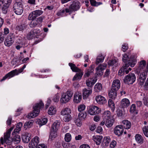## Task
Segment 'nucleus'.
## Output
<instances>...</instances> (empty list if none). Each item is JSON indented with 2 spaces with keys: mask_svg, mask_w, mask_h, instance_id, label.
Returning <instances> with one entry per match:
<instances>
[{
  "mask_svg": "<svg viewBox=\"0 0 148 148\" xmlns=\"http://www.w3.org/2000/svg\"><path fill=\"white\" fill-rule=\"evenodd\" d=\"M93 70L92 69L91 70H88L87 72L85 73L84 77H88L89 76L90 74L92 73Z\"/></svg>",
  "mask_w": 148,
  "mask_h": 148,
  "instance_id": "nucleus-59",
  "label": "nucleus"
},
{
  "mask_svg": "<svg viewBox=\"0 0 148 148\" xmlns=\"http://www.w3.org/2000/svg\"><path fill=\"white\" fill-rule=\"evenodd\" d=\"M71 110L69 108H66L61 111V114L63 115H66L70 114Z\"/></svg>",
  "mask_w": 148,
  "mask_h": 148,
  "instance_id": "nucleus-38",
  "label": "nucleus"
},
{
  "mask_svg": "<svg viewBox=\"0 0 148 148\" xmlns=\"http://www.w3.org/2000/svg\"><path fill=\"white\" fill-rule=\"evenodd\" d=\"M86 116V113L85 112H79L78 117L81 120L84 119Z\"/></svg>",
  "mask_w": 148,
  "mask_h": 148,
  "instance_id": "nucleus-42",
  "label": "nucleus"
},
{
  "mask_svg": "<svg viewBox=\"0 0 148 148\" xmlns=\"http://www.w3.org/2000/svg\"><path fill=\"white\" fill-rule=\"evenodd\" d=\"M101 109L95 105L89 106L88 108V112L91 115L99 114L101 112Z\"/></svg>",
  "mask_w": 148,
  "mask_h": 148,
  "instance_id": "nucleus-7",
  "label": "nucleus"
},
{
  "mask_svg": "<svg viewBox=\"0 0 148 148\" xmlns=\"http://www.w3.org/2000/svg\"><path fill=\"white\" fill-rule=\"evenodd\" d=\"M117 91L116 90H113L111 88L109 92V95L110 97L112 99H115L117 95Z\"/></svg>",
  "mask_w": 148,
  "mask_h": 148,
  "instance_id": "nucleus-26",
  "label": "nucleus"
},
{
  "mask_svg": "<svg viewBox=\"0 0 148 148\" xmlns=\"http://www.w3.org/2000/svg\"><path fill=\"white\" fill-rule=\"evenodd\" d=\"M60 122L57 121H56L52 125L51 130H52L57 131L60 127Z\"/></svg>",
  "mask_w": 148,
  "mask_h": 148,
  "instance_id": "nucleus-29",
  "label": "nucleus"
},
{
  "mask_svg": "<svg viewBox=\"0 0 148 148\" xmlns=\"http://www.w3.org/2000/svg\"><path fill=\"white\" fill-rule=\"evenodd\" d=\"M136 61L135 59V57L134 56H131L125 64L122 67L119 71L118 74L120 76H121L122 74L125 71V69L126 68L127 66L129 67V66L132 67L134 66L136 64Z\"/></svg>",
  "mask_w": 148,
  "mask_h": 148,
  "instance_id": "nucleus-1",
  "label": "nucleus"
},
{
  "mask_svg": "<svg viewBox=\"0 0 148 148\" xmlns=\"http://www.w3.org/2000/svg\"><path fill=\"white\" fill-rule=\"evenodd\" d=\"M44 106V105L42 101H40L39 103H36L33 106V112L28 114L27 118L29 119H31L37 116L40 112V109L42 108Z\"/></svg>",
  "mask_w": 148,
  "mask_h": 148,
  "instance_id": "nucleus-2",
  "label": "nucleus"
},
{
  "mask_svg": "<svg viewBox=\"0 0 148 148\" xmlns=\"http://www.w3.org/2000/svg\"><path fill=\"white\" fill-rule=\"evenodd\" d=\"M32 21L29 24L30 27H38L40 25L38 21L35 19H32Z\"/></svg>",
  "mask_w": 148,
  "mask_h": 148,
  "instance_id": "nucleus-28",
  "label": "nucleus"
},
{
  "mask_svg": "<svg viewBox=\"0 0 148 148\" xmlns=\"http://www.w3.org/2000/svg\"><path fill=\"white\" fill-rule=\"evenodd\" d=\"M114 121L111 118L106 119V125L108 127H111L113 124Z\"/></svg>",
  "mask_w": 148,
  "mask_h": 148,
  "instance_id": "nucleus-36",
  "label": "nucleus"
},
{
  "mask_svg": "<svg viewBox=\"0 0 148 148\" xmlns=\"http://www.w3.org/2000/svg\"><path fill=\"white\" fill-rule=\"evenodd\" d=\"M80 119H77L75 121V123L77 126L80 127L82 125V122L80 121Z\"/></svg>",
  "mask_w": 148,
  "mask_h": 148,
  "instance_id": "nucleus-55",
  "label": "nucleus"
},
{
  "mask_svg": "<svg viewBox=\"0 0 148 148\" xmlns=\"http://www.w3.org/2000/svg\"><path fill=\"white\" fill-rule=\"evenodd\" d=\"M45 18V17L44 16H42L38 18H37V19H36L38 22L40 23H41L42 21Z\"/></svg>",
  "mask_w": 148,
  "mask_h": 148,
  "instance_id": "nucleus-61",
  "label": "nucleus"
},
{
  "mask_svg": "<svg viewBox=\"0 0 148 148\" xmlns=\"http://www.w3.org/2000/svg\"><path fill=\"white\" fill-rule=\"evenodd\" d=\"M79 148H90L89 145L87 144H84L81 145Z\"/></svg>",
  "mask_w": 148,
  "mask_h": 148,
  "instance_id": "nucleus-64",
  "label": "nucleus"
},
{
  "mask_svg": "<svg viewBox=\"0 0 148 148\" xmlns=\"http://www.w3.org/2000/svg\"><path fill=\"white\" fill-rule=\"evenodd\" d=\"M108 106L112 108V109L114 110L115 108L114 104L111 99H109L108 101Z\"/></svg>",
  "mask_w": 148,
  "mask_h": 148,
  "instance_id": "nucleus-50",
  "label": "nucleus"
},
{
  "mask_svg": "<svg viewBox=\"0 0 148 148\" xmlns=\"http://www.w3.org/2000/svg\"><path fill=\"white\" fill-rule=\"evenodd\" d=\"M16 72V69L8 73L5 76L3 77V78L1 79L0 81L1 82H2L5 80L7 78H10V77H13L15 75Z\"/></svg>",
  "mask_w": 148,
  "mask_h": 148,
  "instance_id": "nucleus-19",
  "label": "nucleus"
},
{
  "mask_svg": "<svg viewBox=\"0 0 148 148\" xmlns=\"http://www.w3.org/2000/svg\"><path fill=\"white\" fill-rule=\"evenodd\" d=\"M52 130H50V135L49 138V140H51L54 139L57 136V131Z\"/></svg>",
  "mask_w": 148,
  "mask_h": 148,
  "instance_id": "nucleus-31",
  "label": "nucleus"
},
{
  "mask_svg": "<svg viewBox=\"0 0 148 148\" xmlns=\"http://www.w3.org/2000/svg\"><path fill=\"white\" fill-rule=\"evenodd\" d=\"M143 130L145 135L148 137V126H144L143 128Z\"/></svg>",
  "mask_w": 148,
  "mask_h": 148,
  "instance_id": "nucleus-51",
  "label": "nucleus"
},
{
  "mask_svg": "<svg viewBox=\"0 0 148 148\" xmlns=\"http://www.w3.org/2000/svg\"><path fill=\"white\" fill-rule=\"evenodd\" d=\"M20 136L18 135H16L13 138V141L16 142L17 143H18L21 140Z\"/></svg>",
  "mask_w": 148,
  "mask_h": 148,
  "instance_id": "nucleus-49",
  "label": "nucleus"
},
{
  "mask_svg": "<svg viewBox=\"0 0 148 148\" xmlns=\"http://www.w3.org/2000/svg\"><path fill=\"white\" fill-rule=\"evenodd\" d=\"M80 7V3L79 1H74L72 3L69 7V8L65 9L66 12V13L73 11H77L78 10Z\"/></svg>",
  "mask_w": 148,
  "mask_h": 148,
  "instance_id": "nucleus-5",
  "label": "nucleus"
},
{
  "mask_svg": "<svg viewBox=\"0 0 148 148\" xmlns=\"http://www.w3.org/2000/svg\"><path fill=\"white\" fill-rule=\"evenodd\" d=\"M85 108V106L84 105L81 104L78 106V109L80 112H83Z\"/></svg>",
  "mask_w": 148,
  "mask_h": 148,
  "instance_id": "nucleus-53",
  "label": "nucleus"
},
{
  "mask_svg": "<svg viewBox=\"0 0 148 148\" xmlns=\"http://www.w3.org/2000/svg\"><path fill=\"white\" fill-rule=\"evenodd\" d=\"M144 87L145 90H148V78L147 79L145 85L144 86Z\"/></svg>",
  "mask_w": 148,
  "mask_h": 148,
  "instance_id": "nucleus-63",
  "label": "nucleus"
},
{
  "mask_svg": "<svg viewBox=\"0 0 148 148\" xmlns=\"http://www.w3.org/2000/svg\"><path fill=\"white\" fill-rule=\"evenodd\" d=\"M43 12L41 10H36L31 12L29 15L28 19L29 20L35 19L36 17L41 15Z\"/></svg>",
  "mask_w": 148,
  "mask_h": 148,
  "instance_id": "nucleus-9",
  "label": "nucleus"
},
{
  "mask_svg": "<svg viewBox=\"0 0 148 148\" xmlns=\"http://www.w3.org/2000/svg\"><path fill=\"white\" fill-rule=\"evenodd\" d=\"M27 27V25L25 23L16 26V28L17 30L20 31H23Z\"/></svg>",
  "mask_w": 148,
  "mask_h": 148,
  "instance_id": "nucleus-32",
  "label": "nucleus"
},
{
  "mask_svg": "<svg viewBox=\"0 0 148 148\" xmlns=\"http://www.w3.org/2000/svg\"><path fill=\"white\" fill-rule=\"evenodd\" d=\"M136 110V106L135 104H132L130 107V111L131 113H133Z\"/></svg>",
  "mask_w": 148,
  "mask_h": 148,
  "instance_id": "nucleus-56",
  "label": "nucleus"
},
{
  "mask_svg": "<svg viewBox=\"0 0 148 148\" xmlns=\"http://www.w3.org/2000/svg\"><path fill=\"white\" fill-rule=\"evenodd\" d=\"M36 35L33 30H31L27 35V38L29 39L33 38Z\"/></svg>",
  "mask_w": 148,
  "mask_h": 148,
  "instance_id": "nucleus-48",
  "label": "nucleus"
},
{
  "mask_svg": "<svg viewBox=\"0 0 148 148\" xmlns=\"http://www.w3.org/2000/svg\"><path fill=\"white\" fill-rule=\"evenodd\" d=\"M136 77L133 73H130L125 76L123 79L124 83L127 84H132L135 81Z\"/></svg>",
  "mask_w": 148,
  "mask_h": 148,
  "instance_id": "nucleus-6",
  "label": "nucleus"
},
{
  "mask_svg": "<svg viewBox=\"0 0 148 148\" xmlns=\"http://www.w3.org/2000/svg\"><path fill=\"white\" fill-rule=\"evenodd\" d=\"M64 139L66 142H69L71 139V134L69 133H67L65 134Z\"/></svg>",
  "mask_w": 148,
  "mask_h": 148,
  "instance_id": "nucleus-46",
  "label": "nucleus"
},
{
  "mask_svg": "<svg viewBox=\"0 0 148 148\" xmlns=\"http://www.w3.org/2000/svg\"><path fill=\"white\" fill-rule=\"evenodd\" d=\"M124 132V129L122 125H118L116 126L114 129V133L118 136H120Z\"/></svg>",
  "mask_w": 148,
  "mask_h": 148,
  "instance_id": "nucleus-16",
  "label": "nucleus"
},
{
  "mask_svg": "<svg viewBox=\"0 0 148 148\" xmlns=\"http://www.w3.org/2000/svg\"><path fill=\"white\" fill-rule=\"evenodd\" d=\"M102 89V85L100 83H97L95 86L94 90L96 92H99Z\"/></svg>",
  "mask_w": 148,
  "mask_h": 148,
  "instance_id": "nucleus-34",
  "label": "nucleus"
},
{
  "mask_svg": "<svg viewBox=\"0 0 148 148\" xmlns=\"http://www.w3.org/2000/svg\"><path fill=\"white\" fill-rule=\"evenodd\" d=\"M147 73L145 72L140 73L139 78L138 80V84L140 86L143 85L147 77Z\"/></svg>",
  "mask_w": 148,
  "mask_h": 148,
  "instance_id": "nucleus-13",
  "label": "nucleus"
},
{
  "mask_svg": "<svg viewBox=\"0 0 148 148\" xmlns=\"http://www.w3.org/2000/svg\"><path fill=\"white\" fill-rule=\"evenodd\" d=\"M22 0H16L13 6V10L17 15H20L23 11Z\"/></svg>",
  "mask_w": 148,
  "mask_h": 148,
  "instance_id": "nucleus-3",
  "label": "nucleus"
},
{
  "mask_svg": "<svg viewBox=\"0 0 148 148\" xmlns=\"http://www.w3.org/2000/svg\"><path fill=\"white\" fill-rule=\"evenodd\" d=\"M95 99L97 103L100 104H105L107 101L103 97L100 95L96 96Z\"/></svg>",
  "mask_w": 148,
  "mask_h": 148,
  "instance_id": "nucleus-20",
  "label": "nucleus"
},
{
  "mask_svg": "<svg viewBox=\"0 0 148 148\" xmlns=\"http://www.w3.org/2000/svg\"><path fill=\"white\" fill-rule=\"evenodd\" d=\"M143 103L145 105L148 106V98L144 97L143 99Z\"/></svg>",
  "mask_w": 148,
  "mask_h": 148,
  "instance_id": "nucleus-62",
  "label": "nucleus"
},
{
  "mask_svg": "<svg viewBox=\"0 0 148 148\" xmlns=\"http://www.w3.org/2000/svg\"><path fill=\"white\" fill-rule=\"evenodd\" d=\"M102 138V136H93L92 139L96 143L97 145H98L101 143Z\"/></svg>",
  "mask_w": 148,
  "mask_h": 148,
  "instance_id": "nucleus-23",
  "label": "nucleus"
},
{
  "mask_svg": "<svg viewBox=\"0 0 148 148\" xmlns=\"http://www.w3.org/2000/svg\"><path fill=\"white\" fill-rule=\"evenodd\" d=\"M120 80L118 79H116L114 80L112 82L111 88L113 90L118 91L120 87Z\"/></svg>",
  "mask_w": 148,
  "mask_h": 148,
  "instance_id": "nucleus-17",
  "label": "nucleus"
},
{
  "mask_svg": "<svg viewBox=\"0 0 148 148\" xmlns=\"http://www.w3.org/2000/svg\"><path fill=\"white\" fill-rule=\"evenodd\" d=\"M12 0H0V3L2 5V12L5 14L7 12L8 8Z\"/></svg>",
  "mask_w": 148,
  "mask_h": 148,
  "instance_id": "nucleus-8",
  "label": "nucleus"
},
{
  "mask_svg": "<svg viewBox=\"0 0 148 148\" xmlns=\"http://www.w3.org/2000/svg\"><path fill=\"white\" fill-rule=\"evenodd\" d=\"M69 64L73 71L77 72H79L81 70L77 67L74 64L71 63H69Z\"/></svg>",
  "mask_w": 148,
  "mask_h": 148,
  "instance_id": "nucleus-33",
  "label": "nucleus"
},
{
  "mask_svg": "<svg viewBox=\"0 0 148 148\" xmlns=\"http://www.w3.org/2000/svg\"><path fill=\"white\" fill-rule=\"evenodd\" d=\"M56 109L53 107H50L48 112L49 114L52 115L56 113Z\"/></svg>",
  "mask_w": 148,
  "mask_h": 148,
  "instance_id": "nucleus-44",
  "label": "nucleus"
},
{
  "mask_svg": "<svg viewBox=\"0 0 148 148\" xmlns=\"http://www.w3.org/2000/svg\"><path fill=\"white\" fill-rule=\"evenodd\" d=\"M5 37V34L1 32L0 33V43L3 41Z\"/></svg>",
  "mask_w": 148,
  "mask_h": 148,
  "instance_id": "nucleus-58",
  "label": "nucleus"
},
{
  "mask_svg": "<svg viewBox=\"0 0 148 148\" xmlns=\"http://www.w3.org/2000/svg\"><path fill=\"white\" fill-rule=\"evenodd\" d=\"M47 121V119L46 118H44L40 120V121L38 122V124L40 126H41L42 125L45 124Z\"/></svg>",
  "mask_w": 148,
  "mask_h": 148,
  "instance_id": "nucleus-43",
  "label": "nucleus"
},
{
  "mask_svg": "<svg viewBox=\"0 0 148 148\" xmlns=\"http://www.w3.org/2000/svg\"><path fill=\"white\" fill-rule=\"evenodd\" d=\"M30 134L26 133L22 136V139L23 142L25 143H27L30 139Z\"/></svg>",
  "mask_w": 148,
  "mask_h": 148,
  "instance_id": "nucleus-22",
  "label": "nucleus"
},
{
  "mask_svg": "<svg viewBox=\"0 0 148 148\" xmlns=\"http://www.w3.org/2000/svg\"><path fill=\"white\" fill-rule=\"evenodd\" d=\"M39 141V138L37 136H35L33 138L29 144L30 148H34L37 147Z\"/></svg>",
  "mask_w": 148,
  "mask_h": 148,
  "instance_id": "nucleus-12",
  "label": "nucleus"
},
{
  "mask_svg": "<svg viewBox=\"0 0 148 148\" xmlns=\"http://www.w3.org/2000/svg\"><path fill=\"white\" fill-rule=\"evenodd\" d=\"M110 113L109 111H105L103 114V118L104 119H108L111 118Z\"/></svg>",
  "mask_w": 148,
  "mask_h": 148,
  "instance_id": "nucleus-47",
  "label": "nucleus"
},
{
  "mask_svg": "<svg viewBox=\"0 0 148 148\" xmlns=\"http://www.w3.org/2000/svg\"><path fill=\"white\" fill-rule=\"evenodd\" d=\"M104 57L101 54H100L99 56H98L96 59V64L97 65L100 62H103Z\"/></svg>",
  "mask_w": 148,
  "mask_h": 148,
  "instance_id": "nucleus-35",
  "label": "nucleus"
},
{
  "mask_svg": "<svg viewBox=\"0 0 148 148\" xmlns=\"http://www.w3.org/2000/svg\"><path fill=\"white\" fill-rule=\"evenodd\" d=\"M130 102L127 99H123L121 102V106L123 108H126L129 106Z\"/></svg>",
  "mask_w": 148,
  "mask_h": 148,
  "instance_id": "nucleus-24",
  "label": "nucleus"
},
{
  "mask_svg": "<svg viewBox=\"0 0 148 148\" xmlns=\"http://www.w3.org/2000/svg\"><path fill=\"white\" fill-rule=\"evenodd\" d=\"M73 94V91L69 90L65 93H63L60 99L61 102L62 103H66L68 102L72 97Z\"/></svg>",
  "mask_w": 148,
  "mask_h": 148,
  "instance_id": "nucleus-4",
  "label": "nucleus"
},
{
  "mask_svg": "<svg viewBox=\"0 0 148 148\" xmlns=\"http://www.w3.org/2000/svg\"><path fill=\"white\" fill-rule=\"evenodd\" d=\"M77 72L78 73H77L73 78V80H79L81 78L83 75V72H82L81 70L80 71Z\"/></svg>",
  "mask_w": 148,
  "mask_h": 148,
  "instance_id": "nucleus-30",
  "label": "nucleus"
},
{
  "mask_svg": "<svg viewBox=\"0 0 148 148\" xmlns=\"http://www.w3.org/2000/svg\"><path fill=\"white\" fill-rule=\"evenodd\" d=\"M108 64L109 66H118V63L115 59H113L109 60L108 62Z\"/></svg>",
  "mask_w": 148,
  "mask_h": 148,
  "instance_id": "nucleus-37",
  "label": "nucleus"
},
{
  "mask_svg": "<svg viewBox=\"0 0 148 148\" xmlns=\"http://www.w3.org/2000/svg\"><path fill=\"white\" fill-rule=\"evenodd\" d=\"M14 40L13 36L12 35L9 34L5 39L4 43L5 45L6 46L10 47L14 42Z\"/></svg>",
  "mask_w": 148,
  "mask_h": 148,
  "instance_id": "nucleus-11",
  "label": "nucleus"
},
{
  "mask_svg": "<svg viewBox=\"0 0 148 148\" xmlns=\"http://www.w3.org/2000/svg\"><path fill=\"white\" fill-rule=\"evenodd\" d=\"M97 79L96 77L94 79L93 78H90L88 79L86 81V83L87 86L89 87V88H92L94 84L96 82Z\"/></svg>",
  "mask_w": 148,
  "mask_h": 148,
  "instance_id": "nucleus-21",
  "label": "nucleus"
},
{
  "mask_svg": "<svg viewBox=\"0 0 148 148\" xmlns=\"http://www.w3.org/2000/svg\"><path fill=\"white\" fill-rule=\"evenodd\" d=\"M111 139L109 136L105 137L103 139V142L105 145H108Z\"/></svg>",
  "mask_w": 148,
  "mask_h": 148,
  "instance_id": "nucleus-41",
  "label": "nucleus"
},
{
  "mask_svg": "<svg viewBox=\"0 0 148 148\" xmlns=\"http://www.w3.org/2000/svg\"><path fill=\"white\" fill-rule=\"evenodd\" d=\"M122 127L125 129H130L131 126V123L127 120H124L122 121Z\"/></svg>",
  "mask_w": 148,
  "mask_h": 148,
  "instance_id": "nucleus-25",
  "label": "nucleus"
},
{
  "mask_svg": "<svg viewBox=\"0 0 148 148\" xmlns=\"http://www.w3.org/2000/svg\"><path fill=\"white\" fill-rule=\"evenodd\" d=\"M71 117L70 114L65 115L64 118V120L66 122H68L71 119Z\"/></svg>",
  "mask_w": 148,
  "mask_h": 148,
  "instance_id": "nucleus-54",
  "label": "nucleus"
},
{
  "mask_svg": "<svg viewBox=\"0 0 148 148\" xmlns=\"http://www.w3.org/2000/svg\"><path fill=\"white\" fill-rule=\"evenodd\" d=\"M116 143L115 141L114 140L112 141L110 144V147L112 148H114L116 145Z\"/></svg>",
  "mask_w": 148,
  "mask_h": 148,
  "instance_id": "nucleus-60",
  "label": "nucleus"
},
{
  "mask_svg": "<svg viewBox=\"0 0 148 148\" xmlns=\"http://www.w3.org/2000/svg\"><path fill=\"white\" fill-rule=\"evenodd\" d=\"M91 5L93 6H97L102 4L101 2H97L95 0H90Z\"/></svg>",
  "mask_w": 148,
  "mask_h": 148,
  "instance_id": "nucleus-45",
  "label": "nucleus"
},
{
  "mask_svg": "<svg viewBox=\"0 0 148 148\" xmlns=\"http://www.w3.org/2000/svg\"><path fill=\"white\" fill-rule=\"evenodd\" d=\"M82 99V95L81 92H76L74 93L73 101L75 103H78L80 102Z\"/></svg>",
  "mask_w": 148,
  "mask_h": 148,
  "instance_id": "nucleus-18",
  "label": "nucleus"
},
{
  "mask_svg": "<svg viewBox=\"0 0 148 148\" xmlns=\"http://www.w3.org/2000/svg\"><path fill=\"white\" fill-rule=\"evenodd\" d=\"M146 64V62L145 60H143L139 62L138 68L140 71H145Z\"/></svg>",
  "mask_w": 148,
  "mask_h": 148,
  "instance_id": "nucleus-27",
  "label": "nucleus"
},
{
  "mask_svg": "<svg viewBox=\"0 0 148 148\" xmlns=\"http://www.w3.org/2000/svg\"><path fill=\"white\" fill-rule=\"evenodd\" d=\"M135 139L136 141L138 143L142 144L143 143V139L142 136L139 134H136L135 136Z\"/></svg>",
  "mask_w": 148,
  "mask_h": 148,
  "instance_id": "nucleus-40",
  "label": "nucleus"
},
{
  "mask_svg": "<svg viewBox=\"0 0 148 148\" xmlns=\"http://www.w3.org/2000/svg\"><path fill=\"white\" fill-rule=\"evenodd\" d=\"M59 97L58 94H56L53 97V100L54 102H57L59 101Z\"/></svg>",
  "mask_w": 148,
  "mask_h": 148,
  "instance_id": "nucleus-57",
  "label": "nucleus"
},
{
  "mask_svg": "<svg viewBox=\"0 0 148 148\" xmlns=\"http://www.w3.org/2000/svg\"><path fill=\"white\" fill-rule=\"evenodd\" d=\"M83 98L84 99H86L91 95L92 92V88H85L82 90Z\"/></svg>",
  "mask_w": 148,
  "mask_h": 148,
  "instance_id": "nucleus-15",
  "label": "nucleus"
},
{
  "mask_svg": "<svg viewBox=\"0 0 148 148\" xmlns=\"http://www.w3.org/2000/svg\"><path fill=\"white\" fill-rule=\"evenodd\" d=\"M33 121L32 120H30L27 122H26L24 125V128L25 130L28 128H30L33 125Z\"/></svg>",
  "mask_w": 148,
  "mask_h": 148,
  "instance_id": "nucleus-39",
  "label": "nucleus"
},
{
  "mask_svg": "<svg viewBox=\"0 0 148 148\" xmlns=\"http://www.w3.org/2000/svg\"><path fill=\"white\" fill-rule=\"evenodd\" d=\"M11 133L9 132H6L4 133V138L1 137L0 139V141L2 144H3L4 143L6 144H9L10 143L11 140H10V136Z\"/></svg>",
  "mask_w": 148,
  "mask_h": 148,
  "instance_id": "nucleus-10",
  "label": "nucleus"
},
{
  "mask_svg": "<svg viewBox=\"0 0 148 148\" xmlns=\"http://www.w3.org/2000/svg\"><path fill=\"white\" fill-rule=\"evenodd\" d=\"M107 65L106 64H100L96 68V72L97 75H102L103 74V71L106 67Z\"/></svg>",
  "mask_w": 148,
  "mask_h": 148,
  "instance_id": "nucleus-14",
  "label": "nucleus"
},
{
  "mask_svg": "<svg viewBox=\"0 0 148 148\" xmlns=\"http://www.w3.org/2000/svg\"><path fill=\"white\" fill-rule=\"evenodd\" d=\"M123 58H122V60L124 62L125 64L126 62H127L128 60L129 59L128 56L127 55V54H125L123 55Z\"/></svg>",
  "mask_w": 148,
  "mask_h": 148,
  "instance_id": "nucleus-52",
  "label": "nucleus"
}]
</instances>
